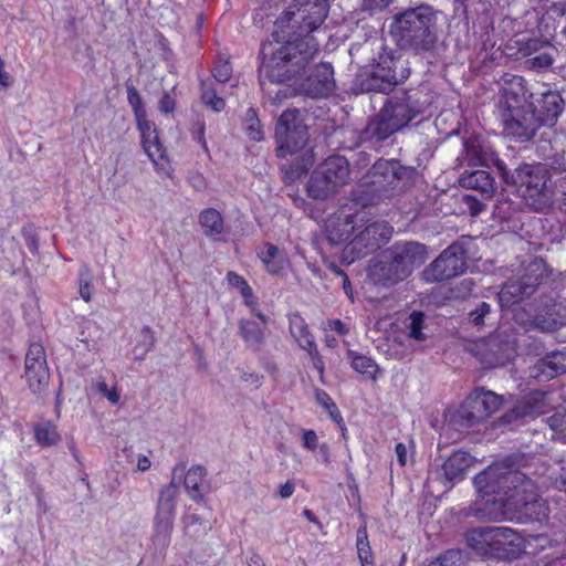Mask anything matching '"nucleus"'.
<instances>
[{
  "mask_svg": "<svg viewBox=\"0 0 566 566\" xmlns=\"http://www.w3.org/2000/svg\"><path fill=\"white\" fill-rule=\"evenodd\" d=\"M473 484L481 497L475 502L479 517L520 524L541 523L547 517L548 507L535 480L511 458L476 474Z\"/></svg>",
  "mask_w": 566,
  "mask_h": 566,
  "instance_id": "1",
  "label": "nucleus"
},
{
  "mask_svg": "<svg viewBox=\"0 0 566 566\" xmlns=\"http://www.w3.org/2000/svg\"><path fill=\"white\" fill-rule=\"evenodd\" d=\"M467 153L476 158L482 165H489L486 153L478 145L465 144ZM490 161L505 185L514 187L527 206L537 212H545L554 203L558 192V180L553 179L549 168L542 164H520L509 167L501 158L491 154Z\"/></svg>",
  "mask_w": 566,
  "mask_h": 566,
  "instance_id": "2",
  "label": "nucleus"
},
{
  "mask_svg": "<svg viewBox=\"0 0 566 566\" xmlns=\"http://www.w3.org/2000/svg\"><path fill=\"white\" fill-rule=\"evenodd\" d=\"M263 43L262 63L259 67V82L262 91L271 95L270 84H284L292 81L318 52V42L314 36L297 41L286 35L285 40Z\"/></svg>",
  "mask_w": 566,
  "mask_h": 566,
  "instance_id": "3",
  "label": "nucleus"
},
{
  "mask_svg": "<svg viewBox=\"0 0 566 566\" xmlns=\"http://www.w3.org/2000/svg\"><path fill=\"white\" fill-rule=\"evenodd\" d=\"M390 32L402 50L431 52L438 42L436 12L429 6L407 9L394 17Z\"/></svg>",
  "mask_w": 566,
  "mask_h": 566,
  "instance_id": "4",
  "label": "nucleus"
},
{
  "mask_svg": "<svg viewBox=\"0 0 566 566\" xmlns=\"http://www.w3.org/2000/svg\"><path fill=\"white\" fill-rule=\"evenodd\" d=\"M415 169L401 165L398 160H377L367 175V182L357 201L363 206L376 205L384 198L401 192L413 179Z\"/></svg>",
  "mask_w": 566,
  "mask_h": 566,
  "instance_id": "5",
  "label": "nucleus"
},
{
  "mask_svg": "<svg viewBox=\"0 0 566 566\" xmlns=\"http://www.w3.org/2000/svg\"><path fill=\"white\" fill-rule=\"evenodd\" d=\"M328 13L326 0H294V3L275 21L272 36L277 41L286 35L304 41L319 28Z\"/></svg>",
  "mask_w": 566,
  "mask_h": 566,
  "instance_id": "6",
  "label": "nucleus"
},
{
  "mask_svg": "<svg viewBox=\"0 0 566 566\" xmlns=\"http://www.w3.org/2000/svg\"><path fill=\"white\" fill-rule=\"evenodd\" d=\"M499 107L505 134L516 140L532 139L542 127L530 103L512 91L504 92Z\"/></svg>",
  "mask_w": 566,
  "mask_h": 566,
  "instance_id": "7",
  "label": "nucleus"
},
{
  "mask_svg": "<svg viewBox=\"0 0 566 566\" xmlns=\"http://www.w3.org/2000/svg\"><path fill=\"white\" fill-rule=\"evenodd\" d=\"M350 180L349 163L344 156L326 158L311 175L307 193L316 200H325L336 195Z\"/></svg>",
  "mask_w": 566,
  "mask_h": 566,
  "instance_id": "8",
  "label": "nucleus"
},
{
  "mask_svg": "<svg viewBox=\"0 0 566 566\" xmlns=\"http://www.w3.org/2000/svg\"><path fill=\"white\" fill-rule=\"evenodd\" d=\"M355 219L352 230L359 231L345 249L346 252L353 254V260L378 251L391 239L394 229L389 222L373 218L366 219L365 214H356Z\"/></svg>",
  "mask_w": 566,
  "mask_h": 566,
  "instance_id": "9",
  "label": "nucleus"
},
{
  "mask_svg": "<svg viewBox=\"0 0 566 566\" xmlns=\"http://www.w3.org/2000/svg\"><path fill=\"white\" fill-rule=\"evenodd\" d=\"M501 405L499 395L476 389L450 415L449 424L457 431H465L489 418Z\"/></svg>",
  "mask_w": 566,
  "mask_h": 566,
  "instance_id": "10",
  "label": "nucleus"
},
{
  "mask_svg": "<svg viewBox=\"0 0 566 566\" xmlns=\"http://www.w3.org/2000/svg\"><path fill=\"white\" fill-rule=\"evenodd\" d=\"M410 75L409 62L401 55H381L360 81L364 92L388 93Z\"/></svg>",
  "mask_w": 566,
  "mask_h": 566,
  "instance_id": "11",
  "label": "nucleus"
},
{
  "mask_svg": "<svg viewBox=\"0 0 566 566\" xmlns=\"http://www.w3.org/2000/svg\"><path fill=\"white\" fill-rule=\"evenodd\" d=\"M545 274V262L542 259H532L522 272L505 282L499 292L501 306L510 307L531 297Z\"/></svg>",
  "mask_w": 566,
  "mask_h": 566,
  "instance_id": "12",
  "label": "nucleus"
},
{
  "mask_svg": "<svg viewBox=\"0 0 566 566\" xmlns=\"http://www.w3.org/2000/svg\"><path fill=\"white\" fill-rule=\"evenodd\" d=\"M513 319L526 332L554 333L563 325L556 304L547 296L536 300L535 306L526 305L514 308Z\"/></svg>",
  "mask_w": 566,
  "mask_h": 566,
  "instance_id": "13",
  "label": "nucleus"
},
{
  "mask_svg": "<svg viewBox=\"0 0 566 566\" xmlns=\"http://www.w3.org/2000/svg\"><path fill=\"white\" fill-rule=\"evenodd\" d=\"M275 138L279 144V156L295 154L306 146L308 132L300 109L287 108L280 115L275 126Z\"/></svg>",
  "mask_w": 566,
  "mask_h": 566,
  "instance_id": "14",
  "label": "nucleus"
},
{
  "mask_svg": "<svg viewBox=\"0 0 566 566\" xmlns=\"http://www.w3.org/2000/svg\"><path fill=\"white\" fill-rule=\"evenodd\" d=\"M468 250L463 242L455 241L446 248L423 271L428 282H442L465 272Z\"/></svg>",
  "mask_w": 566,
  "mask_h": 566,
  "instance_id": "15",
  "label": "nucleus"
},
{
  "mask_svg": "<svg viewBox=\"0 0 566 566\" xmlns=\"http://www.w3.org/2000/svg\"><path fill=\"white\" fill-rule=\"evenodd\" d=\"M468 352L479 359L484 368L504 366L514 354V348L504 333H493L468 345Z\"/></svg>",
  "mask_w": 566,
  "mask_h": 566,
  "instance_id": "16",
  "label": "nucleus"
},
{
  "mask_svg": "<svg viewBox=\"0 0 566 566\" xmlns=\"http://www.w3.org/2000/svg\"><path fill=\"white\" fill-rule=\"evenodd\" d=\"M179 493V485L172 480L159 491L156 515L154 517L155 545L167 547L174 530L176 514V500Z\"/></svg>",
  "mask_w": 566,
  "mask_h": 566,
  "instance_id": "17",
  "label": "nucleus"
},
{
  "mask_svg": "<svg viewBox=\"0 0 566 566\" xmlns=\"http://www.w3.org/2000/svg\"><path fill=\"white\" fill-rule=\"evenodd\" d=\"M335 87L334 70L331 64L321 63L315 66L311 74L304 78L297 87L291 88L290 85L284 90H279L273 97L275 103L292 95H306L313 98L328 96Z\"/></svg>",
  "mask_w": 566,
  "mask_h": 566,
  "instance_id": "18",
  "label": "nucleus"
},
{
  "mask_svg": "<svg viewBox=\"0 0 566 566\" xmlns=\"http://www.w3.org/2000/svg\"><path fill=\"white\" fill-rule=\"evenodd\" d=\"M24 377L29 389L42 397L49 390L50 369L46 353L42 344L31 343L24 359Z\"/></svg>",
  "mask_w": 566,
  "mask_h": 566,
  "instance_id": "19",
  "label": "nucleus"
},
{
  "mask_svg": "<svg viewBox=\"0 0 566 566\" xmlns=\"http://www.w3.org/2000/svg\"><path fill=\"white\" fill-rule=\"evenodd\" d=\"M517 44L525 69L542 72L552 66L556 48L548 40L532 38L520 40Z\"/></svg>",
  "mask_w": 566,
  "mask_h": 566,
  "instance_id": "20",
  "label": "nucleus"
},
{
  "mask_svg": "<svg viewBox=\"0 0 566 566\" xmlns=\"http://www.w3.org/2000/svg\"><path fill=\"white\" fill-rule=\"evenodd\" d=\"M380 109L398 130L405 128L421 113L419 102L406 91L388 97Z\"/></svg>",
  "mask_w": 566,
  "mask_h": 566,
  "instance_id": "21",
  "label": "nucleus"
},
{
  "mask_svg": "<svg viewBox=\"0 0 566 566\" xmlns=\"http://www.w3.org/2000/svg\"><path fill=\"white\" fill-rule=\"evenodd\" d=\"M538 123L552 127L564 111L565 102L557 91L547 90L530 103Z\"/></svg>",
  "mask_w": 566,
  "mask_h": 566,
  "instance_id": "22",
  "label": "nucleus"
},
{
  "mask_svg": "<svg viewBox=\"0 0 566 566\" xmlns=\"http://www.w3.org/2000/svg\"><path fill=\"white\" fill-rule=\"evenodd\" d=\"M368 276L375 284L385 287L394 286L408 277L403 266L399 264L390 250L387 251L384 259L369 266Z\"/></svg>",
  "mask_w": 566,
  "mask_h": 566,
  "instance_id": "23",
  "label": "nucleus"
},
{
  "mask_svg": "<svg viewBox=\"0 0 566 566\" xmlns=\"http://www.w3.org/2000/svg\"><path fill=\"white\" fill-rule=\"evenodd\" d=\"M408 276L428 259V249L417 241L396 242L389 249Z\"/></svg>",
  "mask_w": 566,
  "mask_h": 566,
  "instance_id": "24",
  "label": "nucleus"
},
{
  "mask_svg": "<svg viewBox=\"0 0 566 566\" xmlns=\"http://www.w3.org/2000/svg\"><path fill=\"white\" fill-rule=\"evenodd\" d=\"M491 556L499 558H516L523 552V538L509 527H495Z\"/></svg>",
  "mask_w": 566,
  "mask_h": 566,
  "instance_id": "25",
  "label": "nucleus"
},
{
  "mask_svg": "<svg viewBox=\"0 0 566 566\" xmlns=\"http://www.w3.org/2000/svg\"><path fill=\"white\" fill-rule=\"evenodd\" d=\"M474 463V458L468 452L458 450L453 452L441 465L442 474L447 482L462 480L468 469ZM440 470L430 471V478L438 479Z\"/></svg>",
  "mask_w": 566,
  "mask_h": 566,
  "instance_id": "26",
  "label": "nucleus"
},
{
  "mask_svg": "<svg viewBox=\"0 0 566 566\" xmlns=\"http://www.w3.org/2000/svg\"><path fill=\"white\" fill-rule=\"evenodd\" d=\"M566 373V348L539 359L532 368V377L546 381Z\"/></svg>",
  "mask_w": 566,
  "mask_h": 566,
  "instance_id": "27",
  "label": "nucleus"
},
{
  "mask_svg": "<svg viewBox=\"0 0 566 566\" xmlns=\"http://www.w3.org/2000/svg\"><path fill=\"white\" fill-rule=\"evenodd\" d=\"M398 130L397 127L389 120L381 109L369 118L365 128L363 129V139L373 146H377L387 140Z\"/></svg>",
  "mask_w": 566,
  "mask_h": 566,
  "instance_id": "28",
  "label": "nucleus"
},
{
  "mask_svg": "<svg viewBox=\"0 0 566 566\" xmlns=\"http://www.w3.org/2000/svg\"><path fill=\"white\" fill-rule=\"evenodd\" d=\"M460 185L465 189H472L489 199L495 191L494 179L486 170L465 171L459 179Z\"/></svg>",
  "mask_w": 566,
  "mask_h": 566,
  "instance_id": "29",
  "label": "nucleus"
},
{
  "mask_svg": "<svg viewBox=\"0 0 566 566\" xmlns=\"http://www.w3.org/2000/svg\"><path fill=\"white\" fill-rule=\"evenodd\" d=\"M198 222L203 234L214 241H221V235L227 233L223 217L217 209H203L199 213Z\"/></svg>",
  "mask_w": 566,
  "mask_h": 566,
  "instance_id": "30",
  "label": "nucleus"
},
{
  "mask_svg": "<svg viewBox=\"0 0 566 566\" xmlns=\"http://www.w3.org/2000/svg\"><path fill=\"white\" fill-rule=\"evenodd\" d=\"M494 526L475 527L465 534L468 545L479 555L491 556Z\"/></svg>",
  "mask_w": 566,
  "mask_h": 566,
  "instance_id": "31",
  "label": "nucleus"
},
{
  "mask_svg": "<svg viewBox=\"0 0 566 566\" xmlns=\"http://www.w3.org/2000/svg\"><path fill=\"white\" fill-rule=\"evenodd\" d=\"M206 469L201 465L191 467L185 475V489L195 501H201L206 493Z\"/></svg>",
  "mask_w": 566,
  "mask_h": 566,
  "instance_id": "32",
  "label": "nucleus"
},
{
  "mask_svg": "<svg viewBox=\"0 0 566 566\" xmlns=\"http://www.w3.org/2000/svg\"><path fill=\"white\" fill-rule=\"evenodd\" d=\"M259 256L272 275L281 273L287 262L285 253L272 243H265L260 250Z\"/></svg>",
  "mask_w": 566,
  "mask_h": 566,
  "instance_id": "33",
  "label": "nucleus"
},
{
  "mask_svg": "<svg viewBox=\"0 0 566 566\" xmlns=\"http://www.w3.org/2000/svg\"><path fill=\"white\" fill-rule=\"evenodd\" d=\"M332 143L335 144L338 149L353 150L366 142L363 139V130L340 127L334 130Z\"/></svg>",
  "mask_w": 566,
  "mask_h": 566,
  "instance_id": "34",
  "label": "nucleus"
},
{
  "mask_svg": "<svg viewBox=\"0 0 566 566\" xmlns=\"http://www.w3.org/2000/svg\"><path fill=\"white\" fill-rule=\"evenodd\" d=\"M289 324L290 333L301 348L304 349L315 344L306 322L298 313H292L289 315Z\"/></svg>",
  "mask_w": 566,
  "mask_h": 566,
  "instance_id": "35",
  "label": "nucleus"
},
{
  "mask_svg": "<svg viewBox=\"0 0 566 566\" xmlns=\"http://www.w3.org/2000/svg\"><path fill=\"white\" fill-rule=\"evenodd\" d=\"M239 331L240 335L249 347L254 350H259L261 348L264 340V333L256 322L250 319H241L239 322Z\"/></svg>",
  "mask_w": 566,
  "mask_h": 566,
  "instance_id": "36",
  "label": "nucleus"
},
{
  "mask_svg": "<svg viewBox=\"0 0 566 566\" xmlns=\"http://www.w3.org/2000/svg\"><path fill=\"white\" fill-rule=\"evenodd\" d=\"M33 432L36 443L41 447H52L57 444L61 440L55 424L50 420L35 423Z\"/></svg>",
  "mask_w": 566,
  "mask_h": 566,
  "instance_id": "37",
  "label": "nucleus"
},
{
  "mask_svg": "<svg viewBox=\"0 0 566 566\" xmlns=\"http://www.w3.org/2000/svg\"><path fill=\"white\" fill-rule=\"evenodd\" d=\"M348 357L352 359V367L356 371L367 376L373 380L376 379L379 367L373 358L354 350H348Z\"/></svg>",
  "mask_w": 566,
  "mask_h": 566,
  "instance_id": "38",
  "label": "nucleus"
},
{
  "mask_svg": "<svg viewBox=\"0 0 566 566\" xmlns=\"http://www.w3.org/2000/svg\"><path fill=\"white\" fill-rule=\"evenodd\" d=\"M202 102L216 112H221L226 103L222 97L218 96L214 85L210 81H202L200 85Z\"/></svg>",
  "mask_w": 566,
  "mask_h": 566,
  "instance_id": "39",
  "label": "nucleus"
},
{
  "mask_svg": "<svg viewBox=\"0 0 566 566\" xmlns=\"http://www.w3.org/2000/svg\"><path fill=\"white\" fill-rule=\"evenodd\" d=\"M424 327V314L422 312L413 311L409 315V322L407 324L408 337L418 342L426 340L427 334L423 332Z\"/></svg>",
  "mask_w": 566,
  "mask_h": 566,
  "instance_id": "40",
  "label": "nucleus"
},
{
  "mask_svg": "<svg viewBox=\"0 0 566 566\" xmlns=\"http://www.w3.org/2000/svg\"><path fill=\"white\" fill-rule=\"evenodd\" d=\"M546 423L553 431L552 438L566 442V409L547 417Z\"/></svg>",
  "mask_w": 566,
  "mask_h": 566,
  "instance_id": "41",
  "label": "nucleus"
},
{
  "mask_svg": "<svg viewBox=\"0 0 566 566\" xmlns=\"http://www.w3.org/2000/svg\"><path fill=\"white\" fill-rule=\"evenodd\" d=\"M244 130L248 137L253 142L263 139V132L260 119L254 108H249L244 116Z\"/></svg>",
  "mask_w": 566,
  "mask_h": 566,
  "instance_id": "42",
  "label": "nucleus"
},
{
  "mask_svg": "<svg viewBox=\"0 0 566 566\" xmlns=\"http://www.w3.org/2000/svg\"><path fill=\"white\" fill-rule=\"evenodd\" d=\"M155 346V336L149 326H144L140 331L139 339L134 347L136 359H144L146 354Z\"/></svg>",
  "mask_w": 566,
  "mask_h": 566,
  "instance_id": "43",
  "label": "nucleus"
},
{
  "mask_svg": "<svg viewBox=\"0 0 566 566\" xmlns=\"http://www.w3.org/2000/svg\"><path fill=\"white\" fill-rule=\"evenodd\" d=\"M357 553L361 562V566L373 563L371 548L368 542L366 527H360L357 531Z\"/></svg>",
  "mask_w": 566,
  "mask_h": 566,
  "instance_id": "44",
  "label": "nucleus"
},
{
  "mask_svg": "<svg viewBox=\"0 0 566 566\" xmlns=\"http://www.w3.org/2000/svg\"><path fill=\"white\" fill-rule=\"evenodd\" d=\"M536 412L534 407L528 400L521 401L514 406L509 412H506L501 419L504 422H512L520 418L533 416Z\"/></svg>",
  "mask_w": 566,
  "mask_h": 566,
  "instance_id": "45",
  "label": "nucleus"
},
{
  "mask_svg": "<svg viewBox=\"0 0 566 566\" xmlns=\"http://www.w3.org/2000/svg\"><path fill=\"white\" fill-rule=\"evenodd\" d=\"M491 314V305L486 302H480L475 308L468 313V321L476 327L485 325V318Z\"/></svg>",
  "mask_w": 566,
  "mask_h": 566,
  "instance_id": "46",
  "label": "nucleus"
},
{
  "mask_svg": "<svg viewBox=\"0 0 566 566\" xmlns=\"http://www.w3.org/2000/svg\"><path fill=\"white\" fill-rule=\"evenodd\" d=\"M427 566H465L462 553L460 551L450 549L440 556L437 560L431 562Z\"/></svg>",
  "mask_w": 566,
  "mask_h": 566,
  "instance_id": "47",
  "label": "nucleus"
},
{
  "mask_svg": "<svg viewBox=\"0 0 566 566\" xmlns=\"http://www.w3.org/2000/svg\"><path fill=\"white\" fill-rule=\"evenodd\" d=\"M126 90H127V101L134 111L135 117L143 118V113L146 112V108L144 106L143 98H142L139 92L133 84H127Z\"/></svg>",
  "mask_w": 566,
  "mask_h": 566,
  "instance_id": "48",
  "label": "nucleus"
},
{
  "mask_svg": "<svg viewBox=\"0 0 566 566\" xmlns=\"http://www.w3.org/2000/svg\"><path fill=\"white\" fill-rule=\"evenodd\" d=\"M229 285L240 291L244 298H249L253 295L252 289L249 286L247 281L235 272L230 271L227 275Z\"/></svg>",
  "mask_w": 566,
  "mask_h": 566,
  "instance_id": "49",
  "label": "nucleus"
},
{
  "mask_svg": "<svg viewBox=\"0 0 566 566\" xmlns=\"http://www.w3.org/2000/svg\"><path fill=\"white\" fill-rule=\"evenodd\" d=\"M92 291V274L87 268H84L80 273V295L85 302H90Z\"/></svg>",
  "mask_w": 566,
  "mask_h": 566,
  "instance_id": "50",
  "label": "nucleus"
},
{
  "mask_svg": "<svg viewBox=\"0 0 566 566\" xmlns=\"http://www.w3.org/2000/svg\"><path fill=\"white\" fill-rule=\"evenodd\" d=\"M232 75V66L228 60H218L213 69V77L219 83H226Z\"/></svg>",
  "mask_w": 566,
  "mask_h": 566,
  "instance_id": "51",
  "label": "nucleus"
},
{
  "mask_svg": "<svg viewBox=\"0 0 566 566\" xmlns=\"http://www.w3.org/2000/svg\"><path fill=\"white\" fill-rule=\"evenodd\" d=\"M155 166L165 167L168 163L167 153L160 142L156 143L149 151L146 153Z\"/></svg>",
  "mask_w": 566,
  "mask_h": 566,
  "instance_id": "52",
  "label": "nucleus"
},
{
  "mask_svg": "<svg viewBox=\"0 0 566 566\" xmlns=\"http://www.w3.org/2000/svg\"><path fill=\"white\" fill-rule=\"evenodd\" d=\"M545 165L549 168L553 179H557L559 181L557 177L566 174V159L564 155L553 157L549 163Z\"/></svg>",
  "mask_w": 566,
  "mask_h": 566,
  "instance_id": "53",
  "label": "nucleus"
},
{
  "mask_svg": "<svg viewBox=\"0 0 566 566\" xmlns=\"http://www.w3.org/2000/svg\"><path fill=\"white\" fill-rule=\"evenodd\" d=\"M308 353V355L312 358L313 367L319 373V375H323L325 366L323 358L319 356L316 344H313L312 346H308L307 348H304Z\"/></svg>",
  "mask_w": 566,
  "mask_h": 566,
  "instance_id": "54",
  "label": "nucleus"
},
{
  "mask_svg": "<svg viewBox=\"0 0 566 566\" xmlns=\"http://www.w3.org/2000/svg\"><path fill=\"white\" fill-rule=\"evenodd\" d=\"M136 120H137V126H138V129L140 130L142 133V137L143 136H150L151 133H155L156 129L154 127V125L147 120V113H143V118L142 117H136Z\"/></svg>",
  "mask_w": 566,
  "mask_h": 566,
  "instance_id": "55",
  "label": "nucleus"
},
{
  "mask_svg": "<svg viewBox=\"0 0 566 566\" xmlns=\"http://www.w3.org/2000/svg\"><path fill=\"white\" fill-rule=\"evenodd\" d=\"M391 2L392 0H363L361 8L365 11L382 10Z\"/></svg>",
  "mask_w": 566,
  "mask_h": 566,
  "instance_id": "56",
  "label": "nucleus"
},
{
  "mask_svg": "<svg viewBox=\"0 0 566 566\" xmlns=\"http://www.w3.org/2000/svg\"><path fill=\"white\" fill-rule=\"evenodd\" d=\"M175 106V98L169 93H165L159 101V111L165 114H170L174 112Z\"/></svg>",
  "mask_w": 566,
  "mask_h": 566,
  "instance_id": "57",
  "label": "nucleus"
},
{
  "mask_svg": "<svg viewBox=\"0 0 566 566\" xmlns=\"http://www.w3.org/2000/svg\"><path fill=\"white\" fill-rule=\"evenodd\" d=\"M98 391L102 392L112 403H117L119 401V392L116 388L108 389L107 385L102 381L97 385Z\"/></svg>",
  "mask_w": 566,
  "mask_h": 566,
  "instance_id": "58",
  "label": "nucleus"
},
{
  "mask_svg": "<svg viewBox=\"0 0 566 566\" xmlns=\"http://www.w3.org/2000/svg\"><path fill=\"white\" fill-rule=\"evenodd\" d=\"M317 434L313 430L303 431V446L308 450H315L317 447Z\"/></svg>",
  "mask_w": 566,
  "mask_h": 566,
  "instance_id": "59",
  "label": "nucleus"
},
{
  "mask_svg": "<svg viewBox=\"0 0 566 566\" xmlns=\"http://www.w3.org/2000/svg\"><path fill=\"white\" fill-rule=\"evenodd\" d=\"M315 399H316L317 403H319L326 410L331 407H334V403H335L325 390H322L318 388L315 389Z\"/></svg>",
  "mask_w": 566,
  "mask_h": 566,
  "instance_id": "60",
  "label": "nucleus"
},
{
  "mask_svg": "<svg viewBox=\"0 0 566 566\" xmlns=\"http://www.w3.org/2000/svg\"><path fill=\"white\" fill-rule=\"evenodd\" d=\"M195 128H196V130H193V139L197 140L202 146L205 151L208 153V146H207V143H206V139H205V125H203V123H200V122L197 123L195 125Z\"/></svg>",
  "mask_w": 566,
  "mask_h": 566,
  "instance_id": "61",
  "label": "nucleus"
},
{
  "mask_svg": "<svg viewBox=\"0 0 566 566\" xmlns=\"http://www.w3.org/2000/svg\"><path fill=\"white\" fill-rule=\"evenodd\" d=\"M158 142H159V138H158L157 132L151 133V135L149 137L148 136L142 137L143 147L146 153L149 151V149L153 148L154 145Z\"/></svg>",
  "mask_w": 566,
  "mask_h": 566,
  "instance_id": "62",
  "label": "nucleus"
},
{
  "mask_svg": "<svg viewBox=\"0 0 566 566\" xmlns=\"http://www.w3.org/2000/svg\"><path fill=\"white\" fill-rule=\"evenodd\" d=\"M396 455L399 464L401 467L406 465L407 463V448L403 443H397L396 446Z\"/></svg>",
  "mask_w": 566,
  "mask_h": 566,
  "instance_id": "63",
  "label": "nucleus"
},
{
  "mask_svg": "<svg viewBox=\"0 0 566 566\" xmlns=\"http://www.w3.org/2000/svg\"><path fill=\"white\" fill-rule=\"evenodd\" d=\"M557 483L559 488L566 492V460L563 462L560 467L559 476L557 479Z\"/></svg>",
  "mask_w": 566,
  "mask_h": 566,
  "instance_id": "64",
  "label": "nucleus"
}]
</instances>
